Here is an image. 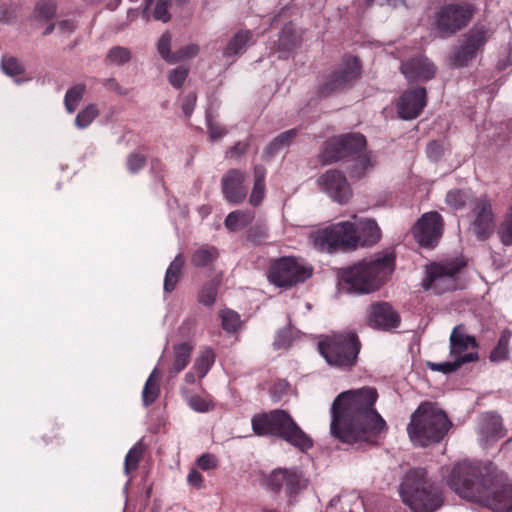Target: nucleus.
Returning a JSON list of instances; mask_svg holds the SVG:
<instances>
[{"label": "nucleus", "mask_w": 512, "mask_h": 512, "mask_svg": "<svg viewBox=\"0 0 512 512\" xmlns=\"http://www.w3.org/2000/svg\"><path fill=\"white\" fill-rule=\"evenodd\" d=\"M378 392L374 387H362L340 393L331 407V435L346 444H373L388 430L375 404Z\"/></svg>", "instance_id": "obj_1"}, {"label": "nucleus", "mask_w": 512, "mask_h": 512, "mask_svg": "<svg viewBox=\"0 0 512 512\" xmlns=\"http://www.w3.org/2000/svg\"><path fill=\"white\" fill-rule=\"evenodd\" d=\"M448 484L467 501L494 512H512V483L492 462L457 463L452 468Z\"/></svg>", "instance_id": "obj_2"}, {"label": "nucleus", "mask_w": 512, "mask_h": 512, "mask_svg": "<svg viewBox=\"0 0 512 512\" xmlns=\"http://www.w3.org/2000/svg\"><path fill=\"white\" fill-rule=\"evenodd\" d=\"M395 257L391 253L361 261L343 269L340 286L350 293L367 294L377 290L394 270Z\"/></svg>", "instance_id": "obj_3"}, {"label": "nucleus", "mask_w": 512, "mask_h": 512, "mask_svg": "<svg viewBox=\"0 0 512 512\" xmlns=\"http://www.w3.org/2000/svg\"><path fill=\"white\" fill-rule=\"evenodd\" d=\"M251 425L258 436H274L306 452L313 447L311 437L296 423L285 410L274 409L252 417Z\"/></svg>", "instance_id": "obj_4"}, {"label": "nucleus", "mask_w": 512, "mask_h": 512, "mask_svg": "<svg viewBox=\"0 0 512 512\" xmlns=\"http://www.w3.org/2000/svg\"><path fill=\"white\" fill-rule=\"evenodd\" d=\"M450 426L451 422L443 410L432 402H422L411 415L407 432L413 444L427 447L439 443Z\"/></svg>", "instance_id": "obj_5"}, {"label": "nucleus", "mask_w": 512, "mask_h": 512, "mask_svg": "<svg viewBox=\"0 0 512 512\" xmlns=\"http://www.w3.org/2000/svg\"><path fill=\"white\" fill-rule=\"evenodd\" d=\"M400 496L412 512H435L442 505L435 482L424 468L409 470L400 484Z\"/></svg>", "instance_id": "obj_6"}, {"label": "nucleus", "mask_w": 512, "mask_h": 512, "mask_svg": "<svg viewBox=\"0 0 512 512\" xmlns=\"http://www.w3.org/2000/svg\"><path fill=\"white\" fill-rule=\"evenodd\" d=\"M318 349L330 366L350 370L357 363L361 343L355 332H343L326 336Z\"/></svg>", "instance_id": "obj_7"}, {"label": "nucleus", "mask_w": 512, "mask_h": 512, "mask_svg": "<svg viewBox=\"0 0 512 512\" xmlns=\"http://www.w3.org/2000/svg\"><path fill=\"white\" fill-rule=\"evenodd\" d=\"M467 263L463 257L434 261L425 267L421 286L436 295L455 291L459 287V274Z\"/></svg>", "instance_id": "obj_8"}, {"label": "nucleus", "mask_w": 512, "mask_h": 512, "mask_svg": "<svg viewBox=\"0 0 512 512\" xmlns=\"http://www.w3.org/2000/svg\"><path fill=\"white\" fill-rule=\"evenodd\" d=\"M309 241L320 252L353 251L356 249V225L350 221L338 223L313 230Z\"/></svg>", "instance_id": "obj_9"}, {"label": "nucleus", "mask_w": 512, "mask_h": 512, "mask_svg": "<svg viewBox=\"0 0 512 512\" xmlns=\"http://www.w3.org/2000/svg\"><path fill=\"white\" fill-rule=\"evenodd\" d=\"M450 356L453 361L442 363L428 362L427 366L432 371L450 374L457 371L462 365L475 362L479 359L478 343L474 336L465 333L463 325L454 327L450 334Z\"/></svg>", "instance_id": "obj_10"}, {"label": "nucleus", "mask_w": 512, "mask_h": 512, "mask_svg": "<svg viewBox=\"0 0 512 512\" xmlns=\"http://www.w3.org/2000/svg\"><path fill=\"white\" fill-rule=\"evenodd\" d=\"M312 275L313 267L295 256H282L273 260L267 272L268 281L284 289L303 283Z\"/></svg>", "instance_id": "obj_11"}, {"label": "nucleus", "mask_w": 512, "mask_h": 512, "mask_svg": "<svg viewBox=\"0 0 512 512\" xmlns=\"http://www.w3.org/2000/svg\"><path fill=\"white\" fill-rule=\"evenodd\" d=\"M475 7L467 2L443 5L434 15V28L443 38H449L470 23Z\"/></svg>", "instance_id": "obj_12"}, {"label": "nucleus", "mask_w": 512, "mask_h": 512, "mask_svg": "<svg viewBox=\"0 0 512 512\" xmlns=\"http://www.w3.org/2000/svg\"><path fill=\"white\" fill-rule=\"evenodd\" d=\"M362 65L358 57L346 55L342 62L327 75L324 82L318 88V94L328 97L333 93L350 88L360 77Z\"/></svg>", "instance_id": "obj_13"}, {"label": "nucleus", "mask_w": 512, "mask_h": 512, "mask_svg": "<svg viewBox=\"0 0 512 512\" xmlns=\"http://www.w3.org/2000/svg\"><path fill=\"white\" fill-rule=\"evenodd\" d=\"M308 484L309 480L298 468L274 469L267 479V485L272 491H285L290 504L308 487Z\"/></svg>", "instance_id": "obj_14"}, {"label": "nucleus", "mask_w": 512, "mask_h": 512, "mask_svg": "<svg viewBox=\"0 0 512 512\" xmlns=\"http://www.w3.org/2000/svg\"><path fill=\"white\" fill-rule=\"evenodd\" d=\"M472 218L471 229L479 241H485L491 237L495 228V214L493 205L487 195H480L474 199L470 208Z\"/></svg>", "instance_id": "obj_15"}, {"label": "nucleus", "mask_w": 512, "mask_h": 512, "mask_svg": "<svg viewBox=\"0 0 512 512\" xmlns=\"http://www.w3.org/2000/svg\"><path fill=\"white\" fill-rule=\"evenodd\" d=\"M488 38V30L484 26L470 29L465 34L462 44L454 50L452 57L454 66H467L477 53L483 50Z\"/></svg>", "instance_id": "obj_16"}, {"label": "nucleus", "mask_w": 512, "mask_h": 512, "mask_svg": "<svg viewBox=\"0 0 512 512\" xmlns=\"http://www.w3.org/2000/svg\"><path fill=\"white\" fill-rule=\"evenodd\" d=\"M443 226V218L438 212H428L414 225L413 235L420 246L434 248L442 236Z\"/></svg>", "instance_id": "obj_17"}, {"label": "nucleus", "mask_w": 512, "mask_h": 512, "mask_svg": "<svg viewBox=\"0 0 512 512\" xmlns=\"http://www.w3.org/2000/svg\"><path fill=\"white\" fill-rule=\"evenodd\" d=\"M318 185L328 196L339 204H346L353 192L345 174L339 170L331 169L318 178Z\"/></svg>", "instance_id": "obj_18"}, {"label": "nucleus", "mask_w": 512, "mask_h": 512, "mask_svg": "<svg viewBox=\"0 0 512 512\" xmlns=\"http://www.w3.org/2000/svg\"><path fill=\"white\" fill-rule=\"evenodd\" d=\"M367 323L370 327L390 331L399 327L401 318L388 302H375L369 306Z\"/></svg>", "instance_id": "obj_19"}, {"label": "nucleus", "mask_w": 512, "mask_h": 512, "mask_svg": "<svg viewBox=\"0 0 512 512\" xmlns=\"http://www.w3.org/2000/svg\"><path fill=\"white\" fill-rule=\"evenodd\" d=\"M427 92L424 87L408 89L402 93L397 102V113L401 119L417 118L426 106Z\"/></svg>", "instance_id": "obj_20"}, {"label": "nucleus", "mask_w": 512, "mask_h": 512, "mask_svg": "<svg viewBox=\"0 0 512 512\" xmlns=\"http://www.w3.org/2000/svg\"><path fill=\"white\" fill-rule=\"evenodd\" d=\"M246 174L239 169H230L221 180L224 198L232 204H240L247 197Z\"/></svg>", "instance_id": "obj_21"}, {"label": "nucleus", "mask_w": 512, "mask_h": 512, "mask_svg": "<svg viewBox=\"0 0 512 512\" xmlns=\"http://www.w3.org/2000/svg\"><path fill=\"white\" fill-rule=\"evenodd\" d=\"M401 72L409 81H428L434 78L436 67L427 57L419 55L402 62Z\"/></svg>", "instance_id": "obj_22"}, {"label": "nucleus", "mask_w": 512, "mask_h": 512, "mask_svg": "<svg viewBox=\"0 0 512 512\" xmlns=\"http://www.w3.org/2000/svg\"><path fill=\"white\" fill-rule=\"evenodd\" d=\"M479 431L487 442L497 441L506 435L502 418L492 412H486L481 415Z\"/></svg>", "instance_id": "obj_23"}, {"label": "nucleus", "mask_w": 512, "mask_h": 512, "mask_svg": "<svg viewBox=\"0 0 512 512\" xmlns=\"http://www.w3.org/2000/svg\"><path fill=\"white\" fill-rule=\"evenodd\" d=\"M356 225V248L371 247L381 238V230L375 220L363 219Z\"/></svg>", "instance_id": "obj_24"}, {"label": "nucleus", "mask_w": 512, "mask_h": 512, "mask_svg": "<svg viewBox=\"0 0 512 512\" xmlns=\"http://www.w3.org/2000/svg\"><path fill=\"white\" fill-rule=\"evenodd\" d=\"M254 34L251 30L238 31L227 43L223 55L233 57L245 53L247 47L255 43Z\"/></svg>", "instance_id": "obj_25"}, {"label": "nucleus", "mask_w": 512, "mask_h": 512, "mask_svg": "<svg viewBox=\"0 0 512 512\" xmlns=\"http://www.w3.org/2000/svg\"><path fill=\"white\" fill-rule=\"evenodd\" d=\"M339 140H342L345 158H355L366 150V138L360 133H348L338 136Z\"/></svg>", "instance_id": "obj_26"}, {"label": "nucleus", "mask_w": 512, "mask_h": 512, "mask_svg": "<svg viewBox=\"0 0 512 512\" xmlns=\"http://www.w3.org/2000/svg\"><path fill=\"white\" fill-rule=\"evenodd\" d=\"M218 257L219 251L215 246L203 244L193 251L190 261L197 268H206L213 265Z\"/></svg>", "instance_id": "obj_27"}, {"label": "nucleus", "mask_w": 512, "mask_h": 512, "mask_svg": "<svg viewBox=\"0 0 512 512\" xmlns=\"http://www.w3.org/2000/svg\"><path fill=\"white\" fill-rule=\"evenodd\" d=\"M193 346L188 342L179 343L173 346V361L171 372L178 374L183 371L190 362Z\"/></svg>", "instance_id": "obj_28"}, {"label": "nucleus", "mask_w": 512, "mask_h": 512, "mask_svg": "<svg viewBox=\"0 0 512 512\" xmlns=\"http://www.w3.org/2000/svg\"><path fill=\"white\" fill-rule=\"evenodd\" d=\"M254 218L255 213L251 210H235L226 216L224 224L229 231L236 232L252 224Z\"/></svg>", "instance_id": "obj_29"}, {"label": "nucleus", "mask_w": 512, "mask_h": 512, "mask_svg": "<svg viewBox=\"0 0 512 512\" xmlns=\"http://www.w3.org/2000/svg\"><path fill=\"white\" fill-rule=\"evenodd\" d=\"M478 197L469 189H454L447 193L445 201L454 210H461L466 206L471 208L473 200Z\"/></svg>", "instance_id": "obj_30"}, {"label": "nucleus", "mask_w": 512, "mask_h": 512, "mask_svg": "<svg viewBox=\"0 0 512 512\" xmlns=\"http://www.w3.org/2000/svg\"><path fill=\"white\" fill-rule=\"evenodd\" d=\"M185 260L182 254H178L170 263L164 278V291L171 293L175 290L180 280Z\"/></svg>", "instance_id": "obj_31"}, {"label": "nucleus", "mask_w": 512, "mask_h": 512, "mask_svg": "<svg viewBox=\"0 0 512 512\" xmlns=\"http://www.w3.org/2000/svg\"><path fill=\"white\" fill-rule=\"evenodd\" d=\"M297 44L298 40L295 29L292 23H288L283 27L279 34L278 41L276 42L277 50L284 54L282 57L286 58Z\"/></svg>", "instance_id": "obj_32"}, {"label": "nucleus", "mask_w": 512, "mask_h": 512, "mask_svg": "<svg viewBox=\"0 0 512 512\" xmlns=\"http://www.w3.org/2000/svg\"><path fill=\"white\" fill-rule=\"evenodd\" d=\"M221 280L217 277L205 282L198 292V302L205 307L214 306Z\"/></svg>", "instance_id": "obj_33"}, {"label": "nucleus", "mask_w": 512, "mask_h": 512, "mask_svg": "<svg viewBox=\"0 0 512 512\" xmlns=\"http://www.w3.org/2000/svg\"><path fill=\"white\" fill-rule=\"evenodd\" d=\"M342 140L338 136L329 138L323 146L321 153L322 161L324 163H333L345 159Z\"/></svg>", "instance_id": "obj_34"}, {"label": "nucleus", "mask_w": 512, "mask_h": 512, "mask_svg": "<svg viewBox=\"0 0 512 512\" xmlns=\"http://www.w3.org/2000/svg\"><path fill=\"white\" fill-rule=\"evenodd\" d=\"M215 359L216 355L214 351L211 348L206 347L200 351L199 355L195 359L192 370H194L197 376L202 379L208 374L214 365Z\"/></svg>", "instance_id": "obj_35"}, {"label": "nucleus", "mask_w": 512, "mask_h": 512, "mask_svg": "<svg viewBox=\"0 0 512 512\" xmlns=\"http://www.w3.org/2000/svg\"><path fill=\"white\" fill-rule=\"evenodd\" d=\"M373 166L371 154L365 150L353 159V163L348 168L349 175L353 179H361Z\"/></svg>", "instance_id": "obj_36"}, {"label": "nucleus", "mask_w": 512, "mask_h": 512, "mask_svg": "<svg viewBox=\"0 0 512 512\" xmlns=\"http://www.w3.org/2000/svg\"><path fill=\"white\" fill-rule=\"evenodd\" d=\"M297 135H298V129L297 128H293V129L287 130V131L279 134L266 147L265 155L267 157L274 156L282 148H284L286 146H289L291 144V142L297 137Z\"/></svg>", "instance_id": "obj_37"}, {"label": "nucleus", "mask_w": 512, "mask_h": 512, "mask_svg": "<svg viewBox=\"0 0 512 512\" xmlns=\"http://www.w3.org/2000/svg\"><path fill=\"white\" fill-rule=\"evenodd\" d=\"M159 374L155 368L144 385L142 391V401L145 406H149L156 401L159 396L160 388L158 384Z\"/></svg>", "instance_id": "obj_38"}, {"label": "nucleus", "mask_w": 512, "mask_h": 512, "mask_svg": "<svg viewBox=\"0 0 512 512\" xmlns=\"http://www.w3.org/2000/svg\"><path fill=\"white\" fill-rule=\"evenodd\" d=\"M510 332L505 330L501 333L496 346L490 352L489 360L494 363H499L509 358L510 349Z\"/></svg>", "instance_id": "obj_39"}, {"label": "nucleus", "mask_w": 512, "mask_h": 512, "mask_svg": "<svg viewBox=\"0 0 512 512\" xmlns=\"http://www.w3.org/2000/svg\"><path fill=\"white\" fill-rule=\"evenodd\" d=\"M188 406L199 413H206L214 410L215 403L213 397L205 393V395H191L187 400Z\"/></svg>", "instance_id": "obj_40"}, {"label": "nucleus", "mask_w": 512, "mask_h": 512, "mask_svg": "<svg viewBox=\"0 0 512 512\" xmlns=\"http://www.w3.org/2000/svg\"><path fill=\"white\" fill-rule=\"evenodd\" d=\"M268 238V227L262 220L256 221L247 230V240L254 245L264 244Z\"/></svg>", "instance_id": "obj_41"}, {"label": "nucleus", "mask_w": 512, "mask_h": 512, "mask_svg": "<svg viewBox=\"0 0 512 512\" xmlns=\"http://www.w3.org/2000/svg\"><path fill=\"white\" fill-rule=\"evenodd\" d=\"M145 447L142 442L136 443L126 454L124 470L127 475L137 470L139 462L144 454Z\"/></svg>", "instance_id": "obj_42"}, {"label": "nucleus", "mask_w": 512, "mask_h": 512, "mask_svg": "<svg viewBox=\"0 0 512 512\" xmlns=\"http://www.w3.org/2000/svg\"><path fill=\"white\" fill-rule=\"evenodd\" d=\"M131 59V52L128 48L122 46H114L112 47L106 58L105 63L107 65H124L129 62Z\"/></svg>", "instance_id": "obj_43"}, {"label": "nucleus", "mask_w": 512, "mask_h": 512, "mask_svg": "<svg viewBox=\"0 0 512 512\" xmlns=\"http://www.w3.org/2000/svg\"><path fill=\"white\" fill-rule=\"evenodd\" d=\"M85 90L86 86L84 84H77L66 92L64 103L69 113H73L76 110L78 103L83 98Z\"/></svg>", "instance_id": "obj_44"}, {"label": "nucleus", "mask_w": 512, "mask_h": 512, "mask_svg": "<svg viewBox=\"0 0 512 512\" xmlns=\"http://www.w3.org/2000/svg\"><path fill=\"white\" fill-rule=\"evenodd\" d=\"M172 35L164 32L157 42V50L160 56L169 64H175V52H171Z\"/></svg>", "instance_id": "obj_45"}, {"label": "nucleus", "mask_w": 512, "mask_h": 512, "mask_svg": "<svg viewBox=\"0 0 512 512\" xmlns=\"http://www.w3.org/2000/svg\"><path fill=\"white\" fill-rule=\"evenodd\" d=\"M98 114L99 111L97 107L94 104H90L77 114L75 125L80 129L86 128L93 122Z\"/></svg>", "instance_id": "obj_46"}, {"label": "nucleus", "mask_w": 512, "mask_h": 512, "mask_svg": "<svg viewBox=\"0 0 512 512\" xmlns=\"http://www.w3.org/2000/svg\"><path fill=\"white\" fill-rule=\"evenodd\" d=\"M222 319V327L227 332H235L240 326V316L237 312L226 309L220 314Z\"/></svg>", "instance_id": "obj_47"}, {"label": "nucleus", "mask_w": 512, "mask_h": 512, "mask_svg": "<svg viewBox=\"0 0 512 512\" xmlns=\"http://www.w3.org/2000/svg\"><path fill=\"white\" fill-rule=\"evenodd\" d=\"M37 17L48 21L55 16L56 4L54 0H39L35 7Z\"/></svg>", "instance_id": "obj_48"}, {"label": "nucleus", "mask_w": 512, "mask_h": 512, "mask_svg": "<svg viewBox=\"0 0 512 512\" xmlns=\"http://www.w3.org/2000/svg\"><path fill=\"white\" fill-rule=\"evenodd\" d=\"M146 162L147 157L145 154L134 151L128 154L126 159V166L131 174H136L137 172L144 168Z\"/></svg>", "instance_id": "obj_49"}, {"label": "nucleus", "mask_w": 512, "mask_h": 512, "mask_svg": "<svg viewBox=\"0 0 512 512\" xmlns=\"http://www.w3.org/2000/svg\"><path fill=\"white\" fill-rule=\"evenodd\" d=\"M189 69L183 66L172 69L168 73L169 83L176 89H180L186 81Z\"/></svg>", "instance_id": "obj_50"}, {"label": "nucleus", "mask_w": 512, "mask_h": 512, "mask_svg": "<svg viewBox=\"0 0 512 512\" xmlns=\"http://www.w3.org/2000/svg\"><path fill=\"white\" fill-rule=\"evenodd\" d=\"M170 4L171 0H157L153 10V18L163 23L169 22L171 20V14L169 12Z\"/></svg>", "instance_id": "obj_51"}, {"label": "nucleus", "mask_w": 512, "mask_h": 512, "mask_svg": "<svg viewBox=\"0 0 512 512\" xmlns=\"http://www.w3.org/2000/svg\"><path fill=\"white\" fill-rule=\"evenodd\" d=\"M1 65L4 73L10 76L20 75L24 72L22 64L15 57H4Z\"/></svg>", "instance_id": "obj_52"}, {"label": "nucleus", "mask_w": 512, "mask_h": 512, "mask_svg": "<svg viewBox=\"0 0 512 512\" xmlns=\"http://www.w3.org/2000/svg\"><path fill=\"white\" fill-rule=\"evenodd\" d=\"M327 512H354L351 501L346 498L334 497L327 506Z\"/></svg>", "instance_id": "obj_53"}, {"label": "nucleus", "mask_w": 512, "mask_h": 512, "mask_svg": "<svg viewBox=\"0 0 512 512\" xmlns=\"http://www.w3.org/2000/svg\"><path fill=\"white\" fill-rule=\"evenodd\" d=\"M200 47L197 44L186 45L175 52V64L190 58H194L199 54Z\"/></svg>", "instance_id": "obj_54"}, {"label": "nucleus", "mask_w": 512, "mask_h": 512, "mask_svg": "<svg viewBox=\"0 0 512 512\" xmlns=\"http://www.w3.org/2000/svg\"><path fill=\"white\" fill-rule=\"evenodd\" d=\"M197 465L200 469L208 471L215 469L218 465V461L215 455L204 453L198 458Z\"/></svg>", "instance_id": "obj_55"}, {"label": "nucleus", "mask_w": 512, "mask_h": 512, "mask_svg": "<svg viewBox=\"0 0 512 512\" xmlns=\"http://www.w3.org/2000/svg\"><path fill=\"white\" fill-rule=\"evenodd\" d=\"M265 197V184H255L249 198V202L252 206H259Z\"/></svg>", "instance_id": "obj_56"}, {"label": "nucleus", "mask_w": 512, "mask_h": 512, "mask_svg": "<svg viewBox=\"0 0 512 512\" xmlns=\"http://www.w3.org/2000/svg\"><path fill=\"white\" fill-rule=\"evenodd\" d=\"M101 83L107 90L113 91L120 96L128 94V89L123 88L115 78L102 79Z\"/></svg>", "instance_id": "obj_57"}, {"label": "nucleus", "mask_w": 512, "mask_h": 512, "mask_svg": "<svg viewBox=\"0 0 512 512\" xmlns=\"http://www.w3.org/2000/svg\"><path fill=\"white\" fill-rule=\"evenodd\" d=\"M197 96L195 92H190L185 95L182 99V110L186 116H190L193 113L196 105Z\"/></svg>", "instance_id": "obj_58"}, {"label": "nucleus", "mask_w": 512, "mask_h": 512, "mask_svg": "<svg viewBox=\"0 0 512 512\" xmlns=\"http://www.w3.org/2000/svg\"><path fill=\"white\" fill-rule=\"evenodd\" d=\"M249 146L250 144L248 141H239L229 149V151L227 152V157L229 156L231 158H239L248 151Z\"/></svg>", "instance_id": "obj_59"}, {"label": "nucleus", "mask_w": 512, "mask_h": 512, "mask_svg": "<svg viewBox=\"0 0 512 512\" xmlns=\"http://www.w3.org/2000/svg\"><path fill=\"white\" fill-rule=\"evenodd\" d=\"M426 152L430 159L436 161L442 156L443 148L438 141H431L427 145Z\"/></svg>", "instance_id": "obj_60"}, {"label": "nucleus", "mask_w": 512, "mask_h": 512, "mask_svg": "<svg viewBox=\"0 0 512 512\" xmlns=\"http://www.w3.org/2000/svg\"><path fill=\"white\" fill-rule=\"evenodd\" d=\"M208 133H209V137L211 140H217V139H220L223 136H225L227 133V130L225 129V127H223L217 123L209 122Z\"/></svg>", "instance_id": "obj_61"}, {"label": "nucleus", "mask_w": 512, "mask_h": 512, "mask_svg": "<svg viewBox=\"0 0 512 512\" xmlns=\"http://www.w3.org/2000/svg\"><path fill=\"white\" fill-rule=\"evenodd\" d=\"M195 327H196V320L188 318L181 323L178 331L182 337H189L190 334L192 333V331L195 329Z\"/></svg>", "instance_id": "obj_62"}, {"label": "nucleus", "mask_w": 512, "mask_h": 512, "mask_svg": "<svg viewBox=\"0 0 512 512\" xmlns=\"http://www.w3.org/2000/svg\"><path fill=\"white\" fill-rule=\"evenodd\" d=\"M151 172L158 177L161 181L164 177L165 165L161 160L154 158L151 160Z\"/></svg>", "instance_id": "obj_63"}, {"label": "nucleus", "mask_w": 512, "mask_h": 512, "mask_svg": "<svg viewBox=\"0 0 512 512\" xmlns=\"http://www.w3.org/2000/svg\"><path fill=\"white\" fill-rule=\"evenodd\" d=\"M187 481L190 485L200 488L203 482V476L197 470L192 469L188 474Z\"/></svg>", "instance_id": "obj_64"}]
</instances>
